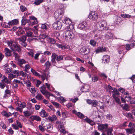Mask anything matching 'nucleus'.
Here are the masks:
<instances>
[{"mask_svg": "<svg viewBox=\"0 0 135 135\" xmlns=\"http://www.w3.org/2000/svg\"><path fill=\"white\" fill-rule=\"evenodd\" d=\"M66 121L64 118H61L59 121H57L56 122V124L60 132L64 134H66V131L64 125L65 124Z\"/></svg>", "mask_w": 135, "mask_h": 135, "instance_id": "f257e3e1", "label": "nucleus"}, {"mask_svg": "<svg viewBox=\"0 0 135 135\" xmlns=\"http://www.w3.org/2000/svg\"><path fill=\"white\" fill-rule=\"evenodd\" d=\"M7 44L13 51H16L19 52L21 50V49L20 46L12 41H7Z\"/></svg>", "mask_w": 135, "mask_h": 135, "instance_id": "f03ea898", "label": "nucleus"}, {"mask_svg": "<svg viewBox=\"0 0 135 135\" xmlns=\"http://www.w3.org/2000/svg\"><path fill=\"white\" fill-rule=\"evenodd\" d=\"M96 28L97 30L99 31H102L103 30H107L108 29L107 22L105 21H101L98 22L96 24Z\"/></svg>", "mask_w": 135, "mask_h": 135, "instance_id": "7ed1b4c3", "label": "nucleus"}, {"mask_svg": "<svg viewBox=\"0 0 135 135\" xmlns=\"http://www.w3.org/2000/svg\"><path fill=\"white\" fill-rule=\"evenodd\" d=\"M63 35L64 38L68 41L71 40L74 38L75 36L73 31L69 30L65 31Z\"/></svg>", "mask_w": 135, "mask_h": 135, "instance_id": "20e7f679", "label": "nucleus"}, {"mask_svg": "<svg viewBox=\"0 0 135 135\" xmlns=\"http://www.w3.org/2000/svg\"><path fill=\"white\" fill-rule=\"evenodd\" d=\"M31 71L34 75L41 77L43 81L45 79L47 80V78L50 76L49 73L47 74L45 72L43 73L42 75H40L39 73L37 72L34 69L32 68L31 69Z\"/></svg>", "mask_w": 135, "mask_h": 135, "instance_id": "39448f33", "label": "nucleus"}, {"mask_svg": "<svg viewBox=\"0 0 135 135\" xmlns=\"http://www.w3.org/2000/svg\"><path fill=\"white\" fill-rule=\"evenodd\" d=\"M63 8L59 9L56 10L54 13V17L57 20H61L64 14Z\"/></svg>", "mask_w": 135, "mask_h": 135, "instance_id": "423d86ee", "label": "nucleus"}, {"mask_svg": "<svg viewBox=\"0 0 135 135\" xmlns=\"http://www.w3.org/2000/svg\"><path fill=\"white\" fill-rule=\"evenodd\" d=\"M19 71L18 70H13L9 76V79H10L13 78L17 77L19 76Z\"/></svg>", "mask_w": 135, "mask_h": 135, "instance_id": "0eeeda50", "label": "nucleus"}, {"mask_svg": "<svg viewBox=\"0 0 135 135\" xmlns=\"http://www.w3.org/2000/svg\"><path fill=\"white\" fill-rule=\"evenodd\" d=\"M89 17L91 20H96L98 18V15L96 12H92L90 13Z\"/></svg>", "mask_w": 135, "mask_h": 135, "instance_id": "6e6552de", "label": "nucleus"}, {"mask_svg": "<svg viewBox=\"0 0 135 135\" xmlns=\"http://www.w3.org/2000/svg\"><path fill=\"white\" fill-rule=\"evenodd\" d=\"M89 27L86 21L83 22L78 25L79 28L80 29L87 30L89 28Z\"/></svg>", "mask_w": 135, "mask_h": 135, "instance_id": "1a4fd4ad", "label": "nucleus"}, {"mask_svg": "<svg viewBox=\"0 0 135 135\" xmlns=\"http://www.w3.org/2000/svg\"><path fill=\"white\" fill-rule=\"evenodd\" d=\"M62 23L60 21L55 22L52 25L53 28L55 30H60L62 27Z\"/></svg>", "mask_w": 135, "mask_h": 135, "instance_id": "9d476101", "label": "nucleus"}, {"mask_svg": "<svg viewBox=\"0 0 135 135\" xmlns=\"http://www.w3.org/2000/svg\"><path fill=\"white\" fill-rule=\"evenodd\" d=\"M108 125L107 124H100L98 126V129L100 131H105L108 128Z\"/></svg>", "mask_w": 135, "mask_h": 135, "instance_id": "9b49d317", "label": "nucleus"}, {"mask_svg": "<svg viewBox=\"0 0 135 135\" xmlns=\"http://www.w3.org/2000/svg\"><path fill=\"white\" fill-rule=\"evenodd\" d=\"M89 51V49L85 46L83 47L80 50V52L81 54L85 55L88 54Z\"/></svg>", "mask_w": 135, "mask_h": 135, "instance_id": "f8f14e48", "label": "nucleus"}, {"mask_svg": "<svg viewBox=\"0 0 135 135\" xmlns=\"http://www.w3.org/2000/svg\"><path fill=\"white\" fill-rule=\"evenodd\" d=\"M110 56L108 55H104L102 58L103 62L104 64L108 63L110 60Z\"/></svg>", "mask_w": 135, "mask_h": 135, "instance_id": "ddd939ff", "label": "nucleus"}, {"mask_svg": "<svg viewBox=\"0 0 135 135\" xmlns=\"http://www.w3.org/2000/svg\"><path fill=\"white\" fill-rule=\"evenodd\" d=\"M30 118L32 121L35 120L37 122H40L41 120V117L37 115H32L30 117Z\"/></svg>", "mask_w": 135, "mask_h": 135, "instance_id": "4468645a", "label": "nucleus"}, {"mask_svg": "<svg viewBox=\"0 0 135 135\" xmlns=\"http://www.w3.org/2000/svg\"><path fill=\"white\" fill-rule=\"evenodd\" d=\"M26 61L23 59H18L17 63L22 68H23V66L22 65L23 64H25L26 62Z\"/></svg>", "mask_w": 135, "mask_h": 135, "instance_id": "2eb2a0df", "label": "nucleus"}, {"mask_svg": "<svg viewBox=\"0 0 135 135\" xmlns=\"http://www.w3.org/2000/svg\"><path fill=\"white\" fill-rule=\"evenodd\" d=\"M18 30L16 32V34L17 36H19L22 34L25 33V31L24 29L21 27H19L17 28Z\"/></svg>", "mask_w": 135, "mask_h": 135, "instance_id": "dca6fc26", "label": "nucleus"}, {"mask_svg": "<svg viewBox=\"0 0 135 135\" xmlns=\"http://www.w3.org/2000/svg\"><path fill=\"white\" fill-rule=\"evenodd\" d=\"M4 52L6 56L9 57L12 56V51L6 47L4 50Z\"/></svg>", "mask_w": 135, "mask_h": 135, "instance_id": "f3484780", "label": "nucleus"}, {"mask_svg": "<svg viewBox=\"0 0 135 135\" xmlns=\"http://www.w3.org/2000/svg\"><path fill=\"white\" fill-rule=\"evenodd\" d=\"M18 23V21L17 19H14L9 22L8 24L9 27H10L17 24Z\"/></svg>", "mask_w": 135, "mask_h": 135, "instance_id": "a211bd4d", "label": "nucleus"}, {"mask_svg": "<svg viewBox=\"0 0 135 135\" xmlns=\"http://www.w3.org/2000/svg\"><path fill=\"white\" fill-rule=\"evenodd\" d=\"M102 103L101 102H98V101L96 100H93L91 103V106L92 107H97V108H98V107L99 106V104H102Z\"/></svg>", "mask_w": 135, "mask_h": 135, "instance_id": "6ab92c4d", "label": "nucleus"}, {"mask_svg": "<svg viewBox=\"0 0 135 135\" xmlns=\"http://www.w3.org/2000/svg\"><path fill=\"white\" fill-rule=\"evenodd\" d=\"M40 115L42 117L44 118L47 117L48 114L44 110L42 109L40 112Z\"/></svg>", "mask_w": 135, "mask_h": 135, "instance_id": "aec40b11", "label": "nucleus"}, {"mask_svg": "<svg viewBox=\"0 0 135 135\" xmlns=\"http://www.w3.org/2000/svg\"><path fill=\"white\" fill-rule=\"evenodd\" d=\"M1 114L6 117H8L12 115V113L10 112H7L5 110L3 111L2 112Z\"/></svg>", "mask_w": 135, "mask_h": 135, "instance_id": "412c9836", "label": "nucleus"}, {"mask_svg": "<svg viewBox=\"0 0 135 135\" xmlns=\"http://www.w3.org/2000/svg\"><path fill=\"white\" fill-rule=\"evenodd\" d=\"M64 23H65L67 25H71L72 22L71 20L68 18H66L64 19V22H63Z\"/></svg>", "mask_w": 135, "mask_h": 135, "instance_id": "4be33fe9", "label": "nucleus"}, {"mask_svg": "<svg viewBox=\"0 0 135 135\" xmlns=\"http://www.w3.org/2000/svg\"><path fill=\"white\" fill-rule=\"evenodd\" d=\"M126 49V47L125 46L122 45L119 47L118 51L119 54H122L123 50Z\"/></svg>", "mask_w": 135, "mask_h": 135, "instance_id": "5701e85b", "label": "nucleus"}, {"mask_svg": "<svg viewBox=\"0 0 135 135\" xmlns=\"http://www.w3.org/2000/svg\"><path fill=\"white\" fill-rule=\"evenodd\" d=\"M113 35L110 32H108L105 35V38L107 39H111L113 37Z\"/></svg>", "mask_w": 135, "mask_h": 135, "instance_id": "b1692460", "label": "nucleus"}, {"mask_svg": "<svg viewBox=\"0 0 135 135\" xmlns=\"http://www.w3.org/2000/svg\"><path fill=\"white\" fill-rule=\"evenodd\" d=\"M40 90L42 94H44L46 91V88L44 84L40 88Z\"/></svg>", "mask_w": 135, "mask_h": 135, "instance_id": "393cba45", "label": "nucleus"}, {"mask_svg": "<svg viewBox=\"0 0 135 135\" xmlns=\"http://www.w3.org/2000/svg\"><path fill=\"white\" fill-rule=\"evenodd\" d=\"M85 120L88 123L91 125H93L94 124V122L91 120L86 118L85 119Z\"/></svg>", "mask_w": 135, "mask_h": 135, "instance_id": "a878e982", "label": "nucleus"}, {"mask_svg": "<svg viewBox=\"0 0 135 135\" xmlns=\"http://www.w3.org/2000/svg\"><path fill=\"white\" fill-rule=\"evenodd\" d=\"M48 118L51 122H52L57 119V118L55 115H52V117L49 116Z\"/></svg>", "mask_w": 135, "mask_h": 135, "instance_id": "bb28decb", "label": "nucleus"}, {"mask_svg": "<svg viewBox=\"0 0 135 135\" xmlns=\"http://www.w3.org/2000/svg\"><path fill=\"white\" fill-rule=\"evenodd\" d=\"M5 93L4 95L3 96V98H6V97H8V95H9L11 93L10 91L8 89H7L4 91Z\"/></svg>", "mask_w": 135, "mask_h": 135, "instance_id": "cd10ccee", "label": "nucleus"}, {"mask_svg": "<svg viewBox=\"0 0 135 135\" xmlns=\"http://www.w3.org/2000/svg\"><path fill=\"white\" fill-rule=\"evenodd\" d=\"M5 72L8 75V78H9V76L10 75V74H11V72L12 71V70L11 68H8L7 69H5Z\"/></svg>", "mask_w": 135, "mask_h": 135, "instance_id": "c85d7f7f", "label": "nucleus"}, {"mask_svg": "<svg viewBox=\"0 0 135 135\" xmlns=\"http://www.w3.org/2000/svg\"><path fill=\"white\" fill-rule=\"evenodd\" d=\"M47 40H48L49 42L51 44H54L56 42L55 40L54 39L50 38L49 36Z\"/></svg>", "mask_w": 135, "mask_h": 135, "instance_id": "c756f323", "label": "nucleus"}, {"mask_svg": "<svg viewBox=\"0 0 135 135\" xmlns=\"http://www.w3.org/2000/svg\"><path fill=\"white\" fill-rule=\"evenodd\" d=\"M126 131L127 134H132L133 132H135V131H134V130L131 128L126 129Z\"/></svg>", "mask_w": 135, "mask_h": 135, "instance_id": "7c9ffc66", "label": "nucleus"}, {"mask_svg": "<svg viewBox=\"0 0 135 135\" xmlns=\"http://www.w3.org/2000/svg\"><path fill=\"white\" fill-rule=\"evenodd\" d=\"M35 97L39 100H41L44 98L43 96L40 93H38Z\"/></svg>", "mask_w": 135, "mask_h": 135, "instance_id": "2f4dec72", "label": "nucleus"}, {"mask_svg": "<svg viewBox=\"0 0 135 135\" xmlns=\"http://www.w3.org/2000/svg\"><path fill=\"white\" fill-rule=\"evenodd\" d=\"M2 81L3 82H4L5 83L8 84L9 83V82L8 79L5 76H4L2 78Z\"/></svg>", "mask_w": 135, "mask_h": 135, "instance_id": "473e14b6", "label": "nucleus"}, {"mask_svg": "<svg viewBox=\"0 0 135 135\" xmlns=\"http://www.w3.org/2000/svg\"><path fill=\"white\" fill-rule=\"evenodd\" d=\"M42 126L41 125H39L38 126V128L39 130L42 132H44L45 130V127H46V126H45V125H43V124H42Z\"/></svg>", "mask_w": 135, "mask_h": 135, "instance_id": "72a5a7b5", "label": "nucleus"}, {"mask_svg": "<svg viewBox=\"0 0 135 135\" xmlns=\"http://www.w3.org/2000/svg\"><path fill=\"white\" fill-rule=\"evenodd\" d=\"M101 38V36L99 34H96L94 35V39L95 40L98 41Z\"/></svg>", "mask_w": 135, "mask_h": 135, "instance_id": "f704fd0d", "label": "nucleus"}, {"mask_svg": "<svg viewBox=\"0 0 135 135\" xmlns=\"http://www.w3.org/2000/svg\"><path fill=\"white\" fill-rule=\"evenodd\" d=\"M40 37L42 39L46 38L47 39H48V37H49V36L43 33H41L40 35Z\"/></svg>", "mask_w": 135, "mask_h": 135, "instance_id": "c9c22d12", "label": "nucleus"}, {"mask_svg": "<svg viewBox=\"0 0 135 135\" xmlns=\"http://www.w3.org/2000/svg\"><path fill=\"white\" fill-rule=\"evenodd\" d=\"M98 76L97 75H95L92 78L91 80L93 82H96L98 80Z\"/></svg>", "mask_w": 135, "mask_h": 135, "instance_id": "e433bc0d", "label": "nucleus"}, {"mask_svg": "<svg viewBox=\"0 0 135 135\" xmlns=\"http://www.w3.org/2000/svg\"><path fill=\"white\" fill-rule=\"evenodd\" d=\"M26 35H23L20 37L19 39L21 42L25 41L26 40Z\"/></svg>", "mask_w": 135, "mask_h": 135, "instance_id": "4c0bfd02", "label": "nucleus"}, {"mask_svg": "<svg viewBox=\"0 0 135 135\" xmlns=\"http://www.w3.org/2000/svg\"><path fill=\"white\" fill-rule=\"evenodd\" d=\"M17 104L18 107L22 108H24L26 107L25 105L22 104L21 102L19 101L18 102Z\"/></svg>", "mask_w": 135, "mask_h": 135, "instance_id": "58836bf2", "label": "nucleus"}, {"mask_svg": "<svg viewBox=\"0 0 135 135\" xmlns=\"http://www.w3.org/2000/svg\"><path fill=\"white\" fill-rule=\"evenodd\" d=\"M135 124L133 123L132 122H130L128 125V127H130L131 128L134 130V131H135Z\"/></svg>", "mask_w": 135, "mask_h": 135, "instance_id": "ea45409f", "label": "nucleus"}, {"mask_svg": "<svg viewBox=\"0 0 135 135\" xmlns=\"http://www.w3.org/2000/svg\"><path fill=\"white\" fill-rule=\"evenodd\" d=\"M25 35H26V37L27 36L29 37H36V36H34L33 35V33L32 32H31L30 31H29L28 32H27L26 34Z\"/></svg>", "mask_w": 135, "mask_h": 135, "instance_id": "a19ab883", "label": "nucleus"}, {"mask_svg": "<svg viewBox=\"0 0 135 135\" xmlns=\"http://www.w3.org/2000/svg\"><path fill=\"white\" fill-rule=\"evenodd\" d=\"M41 28L44 30H46L48 28V25L46 23L42 24Z\"/></svg>", "mask_w": 135, "mask_h": 135, "instance_id": "79ce46f5", "label": "nucleus"}, {"mask_svg": "<svg viewBox=\"0 0 135 135\" xmlns=\"http://www.w3.org/2000/svg\"><path fill=\"white\" fill-rule=\"evenodd\" d=\"M27 75V74L26 73L22 71H19V76L21 75L23 77H26Z\"/></svg>", "mask_w": 135, "mask_h": 135, "instance_id": "37998d69", "label": "nucleus"}, {"mask_svg": "<svg viewBox=\"0 0 135 135\" xmlns=\"http://www.w3.org/2000/svg\"><path fill=\"white\" fill-rule=\"evenodd\" d=\"M56 45L58 48H60L62 50L65 48V47L63 45L59 44L57 43L56 44Z\"/></svg>", "mask_w": 135, "mask_h": 135, "instance_id": "c03bdc74", "label": "nucleus"}, {"mask_svg": "<svg viewBox=\"0 0 135 135\" xmlns=\"http://www.w3.org/2000/svg\"><path fill=\"white\" fill-rule=\"evenodd\" d=\"M45 126H46V127H45V130L48 129H52V126L51 124L50 123H49L48 124H46V125H45Z\"/></svg>", "mask_w": 135, "mask_h": 135, "instance_id": "a18cd8bd", "label": "nucleus"}, {"mask_svg": "<svg viewBox=\"0 0 135 135\" xmlns=\"http://www.w3.org/2000/svg\"><path fill=\"white\" fill-rule=\"evenodd\" d=\"M113 98L115 100L117 103L119 104H121V103L120 101L119 98H118V97H113Z\"/></svg>", "mask_w": 135, "mask_h": 135, "instance_id": "49530a36", "label": "nucleus"}, {"mask_svg": "<svg viewBox=\"0 0 135 135\" xmlns=\"http://www.w3.org/2000/svg\"><path fill=\"white\" fill-rule=\"evenodd\" d=\"M20 8L21 11L22 12L26 11L27 10V8L23 5L21 6L20 7Z\"/></svg>", "mask_w": 135, "mask_h": 135, "instance_id": "de8ad7c7", "label": "nucleus"}, {"mask_svg": "<svg viewBox=\"0 0 135 135\" xmlns=\"http://www.w3.org/2000/svg\"><path fill=\"white\" fill-rule=\"evenodd\" d=\"M13 54L14 55L15 59L16 60H18V59H19V58L20 57V55L15 51L13 52Z\"/></svg>", "mask_w": 135, "mask_h": 135, "instance_id": "09e8293b", "label": "nucleus"}, {"mask_svg": "<svg viewBox=\"0 0 135 135\" xmlns=\"http://www.w3.org/2000/svg\"><path fill=\"white\" fill-rule=\"evenodd\" d=\"M123 109L127 111H129V107L128 104H125L123 107Z\"/></svg>", "mask_w": 135, "mask_h": 135, "instance_id": "8fccbe9b", "label": "nucleus"}, {"mask_svg": "<svg viewBox=\"0 0 135 135\" xmlns=\"http://www.w3.org/2000/svg\"><path fill=\"white\" fill-rule=\"evenodd\" d=\"M34 54L33 50L32 49H30V52H28V54L33 57H34Z\"/></svg>", "mask_w": 135, "mask_h": 135, "instance_id": "3c124183", "label": "nucleus"}, {"mask_svg": "<svg viewBox=\"0 0 135 135\" xmlns=\"http://www.w3.org/2000/svg\"><path fill=\"white\" fill-rule=\"evenodd\" d=\"M90 44L93 46H95L96 44V42L93 40H90Z\"/></svg>", "mask_w": 135, "mask_h": 135, "instance_id": "603ef678", "label": "nucleus"}, {"mask_svg": "<svg viewBox=\"0 0 135 135\" xmlns=\"http://www.w3.org/2000/svg\"><path fill=\"white\" fill-rule=\"evenodd\" d=\"M31 68L30 66L28 64H26L25 66V69L24 71H25L27 72L28 70L29 69Z\"/></svg>", "mask_w": 135, "mask_h": 135, "instance_id": "864d4df0", "label": "nucleus"}, {"mask_svg": "<svg viewBox=\"0 0 135 135\" xmlns=\"http://www.w3.org/2000/svg\"><path fill=\"white\" fill-rule=\"evenodd\" d=\"M45 65L46 66L47 68L49 69L51 65V64L49 61H47L45 64Z\"/></svg>", "mask_w": 135, "mask_h": 135, "instance_id": "5fc2aeb1", "label": "nucleus"}, {"mask_svg": "<svg viewBox=\"0 0 135 135\" xmlns=\"http://www.w3.org/2000/svg\"><path fill=\"white\" fill-rule=\"evenodd\" d=\"M113 118V116L110 114H107L106 115V118L108 119L111 120Z\"/></svg>", "mask_w": 135, "mask_h": 135, "instance_id": "6e6d98bb", "label": "nucleus"}, {"mask_svg": "<svg viewBox=\"0 0 135 135\" xmlns=\"http://www.w3.org/2000/svg\"><path fill=\"white\" fill-rule=\"evenodd\" d=\"M43 0H36L34 2V4L36 5H38L42 2Z\"/></svg>", "mask_w": 135, "mask_h": 135, "instance_id": "4d7b16f0", "label": "nucleus"}, {"mask_svg": "<svg viewBox=\"0 0 135 135\" xmlns=\"http://www.w3.org/2000/svg\"><path fill=\"white\" fill-rule=\"evenodd\" d=\"M43 94L45 95L46 97L48 96H53L52 94L50 93L47 91L44 93V94Z\"/></svg>", "mask_w": 135, "mask_h": 135, "instance_id": "13d9d810", "label": "nucleus"}, {"mask_svg": "<svg viewBox=\"0 0 135 135\" xmlns=\"http://www.w3.org/2000/svg\"><path fill=\"white\" fill-rule=\"evenodd\" d=\"M77 115L78 117L81 118H83L84 117V115L82 113L79 112L77 113Z\"/></svg>", "mask_w": 135, "mask_h": 135, "instance_id": "bf43d9fd", "label": "nucleus"}, {"mask_svg": "<svg viewBox=\"0 0 135 135\" xmlns=\"http://www.w3.org/2000/svg\"><path fill=\"white\" fill-rule=\"evenodd\" d=\"M16 125L18 128H22V126L20 122H19L17 120H16Z\"/></svg>", "mask_w": 135, "mask_h": 135, "instance_id": "052dcab7", "label": "nucleus"}, {"mask_svg": "<svg viewBox=\"0 0 135 135\" xmlns=\"http://www.w3.org/2000/svg\"><path fill=\"white\" fill-rule=\"evenodd\" d=\"M41 53V52H39L35 54L34 56V58L35 60H37L40 54Z\"/></svg>", "mask_w": 135, "mask_h": 135, "instance_id": "680f3d73", "label": "nucleus"}, {"mask_svg": "<svg viewBox=\"0 0 135 135\" xmlns=\"http://www.w3.org/2000/svg\"><path fill=\"white\" fill-rule=\"evenodd\" d=\"M119 93L118 91L115 92L114 93V94H113V97H119Z\"/></svg>", "mask_w": 135, "mask_h": 135, "instance_id": "e2e57ef3", "label": "nucleus"}, {"mask_svg": "<svg viewBox=\"0 0 135 135\" xmlns=\"http://www.w3.org/2000/svg\"><path fill=\"white\" fill-rule=\"evenodd\" d=\"M23 113L25 117L28 116L30 115V113L27 111L24 112Z\"/></svg>", "mask_w": 135, "mask_h": 135, "instance_id": "0e129e2a", "label": "nucleus"}, {"mask_svg": "<svg viewBox=\"0 0 135 135\" xmlns=\"http://www.w3.org/2000/svg\"><path fill=\"white\" fill-rule=\"evenodd\" d=\"M44 54L45 55H51V53L49 51H46L44 52Z\"/></svg>", "mask_w": 135, "mask_h": 135, "instance_id": "69168bd1", "label": "nucleus"}, {"mask_svg": "<svg viewBox=\"0 0 135 135\" xmlns=\"http://www.w3.org/2000/svg\"><path fill=\"white\" fill-rule=\"evenodd\" d=\"M56 60L58 61H60L63 60V57L61 55H59L57 57Z\"/></svg>", "mask_w": 135, "mask_h": 135, "instance_id": "338daca9", "label": "nucleus"}, {"mask_svg": "<svg viewBox=\"0 0 135 135\" xmlns=\"http://www.w3.org/2000/svg\"><path fill=\"white\" fill-rule=\"evenodd\" d=\"M93 135H100V133L97 132V130H95L93 132Z\"/></svg>", "mask_w": 135, "mask_h": 135, "instance_id": "774afa93", "label": "nucleus"}]
</instances>
